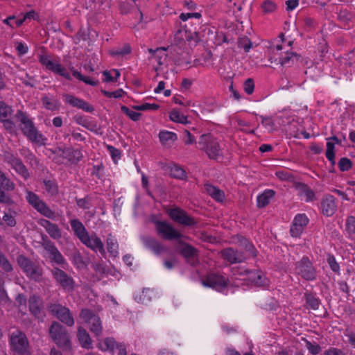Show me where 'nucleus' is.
Segmentation results:
<instances>
[{
	"mask_svg": "<svg viewBox=\"0 0 355 355\" xmlns=\"http://www.w3.org/2000/svg\"><path fill=\"white\" fill-rule=\"evenodd\" d=\"M116 344L117 343H116L115 340L113 338H106L104 340L103 343L101 347V349L103 351L110 350L113 352L114 349L116 347Z\"/></svg>",
	"mask_w": 355,
	"mask_h": 355,
	"instance_id": "nucleus-51",
	"label": "nucleus"
},
{
	"mask_svg": "<svg viewBox=\"0 0 355 355\" xmlns=\"http://www.w3.org/2000/svg\"><path fill=\"white\" fill-rule=\"evenodd\" d=\"M222 258L230 263H241L246 259V256L243 252L235 250L232 248H227L221 251Z\"/></svg>",
	"mask_w": 355,
	"mask_h": 355,
	"instance_id": "nucleus-21",
	"label": "nucleus"
},
{
	"mask_svg": "<svg viewBox=\"0 0 355 355\" xmlns=\"http://www.w3.org/2000/svg\"><path fill=\"white\" fill-rule=\"evenodd\" d=\"M329 139H331L334 141V143L328 141L327 143V150H326V157L327 159L331 162L332 166H334L336 161H335V144H340V140L336 137L333 136L329 138Z\"/></svg>",
	"mask_w": 355,
	"mask_h": 355,
	"instance_id": "nucleus-31",
	"label": "nucleus"
},
{
	"mask_svg": "<svg viewBox=\"0 0 355 355\" xmlns=\"http://www.w3.org/2000/svg\"><path fill=\"white\" fill-rule=\"evenodd\" d=\"M10 345L15 355H31L26 335L20 330L12 333L10 337Z\"/></svg>",
	"mask_w": 355,
	"mask_h": 355,
	"instance_id": "nucleus-4",
	"label": "nucleus"
},
{
	"mask_svg": "<svg viewBox=\"0 0 355 355\" xmlns=\"http://www.w3.org/2000/svg\"><path fill=\"white\" fill-rule=\"evenodd\" d=\"M39 224L46 230L52 239L55 240L61 239L62 230L57 224L53 223L46 219H40Z\"/></svg>",
	"mask_w": 355,
	"mask_h": 355,
	"instance_id": "nucleus-24",
	"label": "nucleus"
},
{
	"mask_svg": "<svg viewBox=\"0 0 355 355\" xmlns=\"http://www.w3.org/2000/svg\"><path fill=\"white\" fill-rule=\"evenodd\" d=\"M63 98L67 103L74 107L81 109L89 113H92L94 111V107L92 105L73 95L64 94Z\"/></svg>",
	"mask_w": 355,
	"mask_h": 355,
	"instance_id": "nucleus-20",
	"label": "nucleus"
},
{
	"mask_svg": "<svg viewBox=\"0 0 355 355\" xmlns=\"http://www.w3.org/2000/svg\"><path fill=\"white\" fill-rule=\"evenodd\" d=\"M159 139L161 144L165 146H171L178 139L175 132L161 130L159 133Z\"/></svg>",
	"mask_w": 355,
	"mask_h": 355,
	"instance_id": "nucleus-32",
	"label": "nucleus"
},
{
	"mask_svg": "<svg viewBox=\"0 0 355 355\" xmlns=\"http://www.w3.org/2000/svg\"><path fill=\"white\" fill-rule=\"evenodd\" d=\"M42 241L40 242L41 245L44 249L49 254H52L53 252L58 250L55 243L49 239V238L44 234H41Z\"/></svg>",
	"mask_w": 355,
	"mask_h": 355,
	"instance_id": "nucleus-39",
	"label": "nucleus"
},
{
	"mask_svg": "<svg viewBox=\"0 0 355 355\" xmlns=\"http://www.w3.org/2000/svg\"><path fill=\"white\" fill-rule=\"evenodd\" d=\"M51 273L56 282L64 289L73 290L74 280L66 272L58 267H54L51 270Z\"/></svg>",
	"mask_w": 355,
	"mask_h": 355,
	"instance_id": "nucleus-17",
	"label": "nucleus"
},
{
	"mask_svg": "<svg viewBox=\"0 0 355 355\" xmlns=\"http://www.w3.org/2000/svg\"><path fill=\"white\" fill-rule=\"evenodd\" d=\"M202 283L205 286L222 291L228 286L229 279L219 273L211 272L202 279Z\"/></svg>",
	"mask_w": 355,
	"mask_h": 355,
	"instance_id": "nucleus-16",
	"label": "nucleus"
},
{
	"mask_svg": "<svg viewBox=\"0 0 355 355\" xmlns=\"http://www.w3.org/2000/svg\"><path fill=\"white\" fill-rule=\"evenodd\" d=\"M54 153L59 154L62 157L67 159L71 164H76L80 162L83 158V154L78 149L72 148H58L53 152Z\"/></svg>",
	"mask_w": 355,
	"mask_h": 355,
	"instance_id": "nucleus-19",
	"label": "nucleus"
},
{
	"mask_svg": "<svg viewBox=\"0 0 355 355\" xmlns=\"http://www.w3.org/2000/svg\"><path fill=\"white\" fill-rule=\"evenodd\" d=\"M159 108V105L155 103H144L139 105H136L134 109L138 111H146V110H157Z\"/></svg>",
	"mask_w": 355,
	"mask_h": 355,
	"instance_id": "nucleus-58",
	"label": "nucleus"
},
{
	"mask_svg": "<svg viewBox=\"0 0 355 355\" xmlns=\"http://www.w3.org/2000/svg\"><path fill=\"white\" fill-rule=\"evenodd\" d=\"M166 50L167 48L165 47L157 48V52L153 58L157 60L159 65H162L166 61L167 55L165 51Z\"/></svg>",
	"mask_w": 355,
	"mask_h": 355,
	"instance_id": "nucleus-48",
	"label": "nucleus"
},
{
	"mask_svg": "<svg viewBox=\"0 0 355 355\" xmlns=\"http://www.w3.org/2000/svg\"><path fill=\"white\" fill-rule=\"evenodd\" d=\"M153 223L155 225L157 234L164 240L178 241L184 236L180 232L166 220H155Z\"/></svg>",
	"mask_w": 355,
	"mask_h": 355,
	"instance_id": "nucleus-8",
	"label": "nucleus"
},
{
	"mask_svg": "<svg viewBox=\"0 0 355 355\" xmlns=\"http://www.w3.org/2000/svg\"><path fill=\"white\" fill-rule=\"evenodd\" d=\"M275 192L272 189L265 190L257 197V207H265L269 203L270 200L275 196Z\"/></svg>",
	"mask_w": 355,
	"mask_h": 355,
	"instance_id": "nucleus-33",
	"label": "nucleus"
},
{
	"mask_svg": "<svg viewBox=\"0 0 355 355\" xmlns=\"http://www.w3.org/2000/svg\"><path fill=\"white\" fill-rule=\"evenodd\" d=\"M239 245L245 250L243 253L244 255L246 256V259L250 257H254L257 256V251L255 247L246 238L241 236V239H239Z\"/></svg>",
	"mask_w": 355,
	"mask_h": 355,
	"instance_id": "nucleus-30",
	"label": "nucleus"
},
{
	"mask_svg": "<svg viewBox=\"0 0 355 355\" xmlns=\"http://www.w3.org/2000/svg\"><path fill=\"white\" fill-rule=\"evenodd\" d=\"M44 188L46 191L51 196L58 193V186L55 180H44Z\"/></svg>",
	"mask_w": 355,
	"mask_h": 355,
	"instance_id": "nucleus-43",
	"label": "nucleus"
},
{
	"mask_svg": "<svg viewBox=\"0 0 355 355\" xmlns=\"http://www.w3.org/2000/svg\"><path fill=\"white\" fill-rule=\"evenodd\" d=\"M302 62V58L300 54L294 52L286 51L284 55L279 58V63L285 67H291L295 64Z\"/></svg>",
	"mask_w": 355,
	"mask_h": 355,
	"instance_id": "nucleus-26",
	"label": "nucleus"
},
{
	"mask_svg": "<svg viewBox=\"0 0 355 355\" xmlns=\"http://www.w3.org/2000/svg\"><path fill=\"white\" fill-rule=\"evenodd\" d=\"M352 162L347 157H342L338 162V166L340 171H347L352 168Z\"/></svg>",
	"mask_w": 355,
	"mask_h": 355,
	"instance_id": "nucleus-49",
	"label": "nucleus"
},
{
	"mask_svg": "<svg viewBox=\"0 0 355 355\" xmlns=\"http://www.w3.org/2000/svg\"><path fill=\"white\" fill-rule=\"evenodd\" d=\"M166 214L173 221L184 227H193L198 223L196 218L191 216L185 210L178 207L168 209Z\"/></svg>",
	"mask_w": 355,
	"mask_h": 355,
	"instance_id": "nucleus-11",
	"label": "nucleus"
},
{
	"mask_svg": "<svg viewBox=\"0 0 355 355\" xmlns=\"http://www.w3.org/2000/svg\"><path fill=\"white\" fill-rule=\"evenodd\" d=\"M294 270L295 275L306 281H314L317 278V269L307 256L295 262Z\"/></svg>",
	"mask_w": 355,
	"mask_h": 355,
	"instance_id": "nucleus-5",
	"label": "nucleus"
},
{
	"mask_svg": "<svg viewBox=\"0 0 355 355\" xmlns=\"http://www.w3.org/2000/svg\"><path fill=\"white\" fill-rule=\"evenodd\" d=\"M247 279L252 284L257 286H268V279L266 277L263 272L261 270H247Z\"/></svg>",
	"mask_w": 355,
	"mask_h": 355,
	"instance_id": "nucleus-23",
	"label": "nucleus"
},
{
	"mask_svg": "<svg viewBox=\"0 0 355 355\" xmlns=\"http://www.w3.org/2000/svg\"><path fill=\"white\" fill-rule=\"evenodd\" d=\"M4 161L24 180H27L31 177L27 167L16 155L11 152H6L4 154Z\"/></svg>",
	"mask_w": 355,
	"mask_h": 355,
	"instance_id": "nucleus-14",
	"label": "nucleus"
},
{
	"mask_svg": "<svg viewBox=\"0 0 355 355\" xmlns=\"http://www.w3.org/2000/svg\"><path fill=\"white\" fill-rule=\"evenodd\" d=\"M132 48L129 44H124L122 47L112 49L110 51V54L113 57H123L131 53Z\"/></svg>",
	"mask_w": 355,
	"mask_h": 355,
	"instance_id": "nucleus-41",
	"label": "nucleus"
},
{
	"mask_svg": "<svg viewBox=\"0 0 355 355\" xmlns=\"http://www.w3.org/2000/svg\"><path fill=\"white\" fill-rule=\"evenodd\" d=\"M39 62L46 70L64 77L68 80H71V76L68 72L67 69L60 63L59 59L57 60L53 58L51 55L43 54L40 55Z\"/></svg>",
	"mask_w": 355,
	"mask_h": 355,
	"instance_id": "nucleus-9",
	"label": "nucleus"
},
{
	"mask_svg": "<svg viewBox=\"0 0 355 355\" xmlns=\"http://www.w3.org/2000/svg\"><path fill=\"white\" fill-rule=\"evenodd\" d=\"M170 175L173 178L179 180H184L187 178L186 171L183 168L178 164H174L171 166Z\"/></svg>",
	"mask_w": 355,
	"mask_h": 355,
	"instance_id": "nucleus-40",
	"label": "nucleus"
},
{
	"mask_svg": "<svg viewBox=\"0 0 355 355\" xmlns=\"http://www.w3.org/2000/svg\"><path fill=\"white\" fill-rule=\"evenodd\" d=\"M0 122L3 123V127L10 133H12L15 131L16 125L10 118H4L0 120Z\"/></svg>",
	"mask_w": 355,
	"mask_h": 355,
	"instance_id": "nucleus-60",
	"label": "nucleus"
},
{
	"mask_svg": "<svg viewBox=\"0 0 355 355\" xmlns=\"http://www.w3.org/2000/svg\"><path fill=\"white\" fill-rule=\"evenodd\" d=\"M309 218L304 214H298L294 218L293 222L295 224L299 225L300 226L303 227L304 228L309 223Z\"/></svg>",
	"mask_w": 355,
	"mask_h": 355,
	"instance_id": "nucleus-56",
	"label": "nucleus"
},
{
	"mask_svg": "<svg viewBox=\"0 0 355 355\" xmlns=\"http://www.w3.org/2000/svg\"><path fill=\"white\" fill-rule=\"evenodd\" d=\"M39 17V15L37 12H35V10H32L29 12H26L25 14H23V16L21 18H19V19L15 20V26L19 27L21 26L24 22H27V21H30L31 19L36 20Z\"/></svg>",
	"mask_w": 355,
	"mask_h": 355,
	"instance_id": "nucleus-42",
	"label": "nucleus"
},
{
	"mask_svg": "<svg viewBox=\"0 0 355 355\" xmlns=\"http://www.w3.org/2000/svg\"><path fill=\"white\" fill-rule=\"evenodd\" d=\"M15 117L20 121L21 130L28 140L40 146L45 144L46 138L37 130L34 123L28 118L26 113L21 110H17Z\"/></svg>",
	"mask_w": 355,
	"mask_h": 355,
	"instance_id": "nucleus-2",
	"label": "nucleus"
},
{
	"mask_svg": "<svg viewBox=\"0 0 355 355\" xmlns=\"http://www.w3.org/2000/svg\"><path fill=\"white\" fill-rule=\"evenodd\" d=\"M26 200L33 208L41 200L39 196L32 191L27 192Z\"/></svg>",
	"mask_w": 355,
	"mask_h": 355,
	"instance_id": "nucleus-64",
	"label": "nucleus"
},
{
	"mask_svg": "<svg viewBox=\"0 0 355 355\" xmlns=\"http://www.w3.org/2000/svg\"><path fill=\"white\" fill-rule=\"evenodd\" d=\"M107 149L109 151L112 159L116 163L119 159H121V153L120 150L116 148L115 147L108 145L107 146Z\"/></svg>",
	"mask_w": 355,
	"mask_h": 355,
	"instance_id": "nucleus-63",
	"label": "nucleus"
},
{
	"mask_svg": "<svg viewBox=\"0 0 355 355\" xmlns=\"http://www.w3.org/2000/svg\"><path fill=\"white\" fill-rule=\"evenodd\" d=\"M17 260L19 266L29 279L35 282L41 280L43 270L38 263L32 261L24 255H19Z\"/></svg>",
	"mask_w": 355,
	"mask_h": 355,
	"instance_id": "nucleus-7",
	"label": "nucleus"
},
{
	"mask_svg": "<svg viewBox=\"0 0 355 355\" xmlns=\"http://www.w3.org/2000/svg\"><path fill=\"white\" fill-rule=\"evenodd\" d=\"M352 17V13L347 9H340L338 13V20L345 24H347L349 21H350Z\"/></svg>",
	"mask_w": 355,
	"mask_h": 355,
	"instance_id": "nucleus-53",
	"label": "nucleus"
},
{
	"mask_svg": "<svg viewBox=\"0 0 355 355\" xmlns=\"http://www.w3.org/2000/svg\"><path fill=\"white\" fill-rule=\"evenodd\" d=\"M15 189V184L0 169V203L11 205L14 203L10 193Z\"/></svg>",
	"mask_w": 355,
	"mask_h": 355,
	"instance_id": "nucleus-13",
	"label": "nucleus"
},
{
	"mask_svg": "<svg viewBox=\"0 0 355 355\" xmlns=\"http://www.w3.org/2000/svg\"><path fill=\"white\" fill-rule=\"evenodd\" d=\"M0 267L2 269L8 272L12 270V266L7 257L0 251Z\"/></svg>",
	"mask_w": 355,
	"mask_h": 355,
	"instance_id": "nucleus-54",
	"label": "nucleus"
},
{
	"mask_svg": "<svg viewBox=\"0 0 355 355\" xmlns=\"http://www.w3.org/2000/svg\"><path fill=\"white\" fill-rule=\"evenodd\" d=\"M205 189L207 193L216 201L223 202L224 200L225 193L220 189L211 184H206Z\"/></svg>",
	"mask_w": 355,
	"mask_h": 355,
	"instance_id": "nucleus-34",
	"label": "nucleus"
},
{
	"mask_svg": "<svg viewBox=\"0 0 355 355\" xmlns=\"http://www.w3.org/2000/svg\"><path fill=\"white\" fill-rule=\"evenodd\" d=\"M70 225L74 234L85 246L94 252L98 251L102 255H105V251L103 243L95 233L93 232L89 234L82 222L78 219L71 220Z\"/></svg>",
	"mask_w": 355,
	"mask_h": 355,
	"instance_id": "nucleus-1",
	"label": "nucleus"
},
{
	"mask_svg": "<svg viewBox=\"0 0 355 355\" xmlns=\"http://www.w3.org/2000/svg\"><path fill=\"white\" fill-rule=\"evenodd\" d=\"M106 243L108 252L112 257H116L118 254L119 245L116 239L112 234L107 235Z\"/></svg>",
	"mask_w": 355,
	"mask_h": 355,
	"instance_id": "nucleus-38",
	"label": "nucleus"
},
{
	"mask_svg": "<svg viewBox=\"0 0 355 355\" xmlns=\"http://www.w3.org/2000/svg\"><path fill=\"white\" fill-rule=\"evenodd\" d=\"M237 45L239 48L243 49L245 52H248L252 46V43L247 36H242L239 37Z\"/></svg>",
	"mask_w": 355,
	"mask_h": 355,
	"instance_id": "nucleus-47",
	"label": "nucleus"
},
{
	"mask_svg": "<svg viewBox=\"0 0 355 355\" xmlns=\"http://www.w3.org/2000/svg\"><path fill=\"white\" fill-rule=\"evenodd\" d=\"M327 261L332 270L336 274H340V266L336 261L335 257L331 254H327Z\"/></svg>",
	"mask_w": 355,
	"mask_h": 355,
	"instance_id": "nucleus-52",
	"label": "nucleus"
},
{
	"mask_svg": "<svg viewBox=\"0 0 355 355\" xmlns=\"http://www.w3.org/2000/svg\"><path fill=\"white\" fill-rule=\"evenodd\" d=\"M178 243L180 245V254L186 259L187 263L191 266H196L198 263L199 250L181 239Z\"/></svg>",
	"mask_w": 355,
	"mask_h": 355,
	"instance_id": "nucleus-15",
	"label": "nucleus"
},
{
	"mask_svg": "<svg viewBox=\"0 0 355 355\" xmlns=\"http://www.w3.org/2000/svg\"><path fill=\"white\" fill-rule=\"evenodd\" d=\"M34 209L48 218L53 219L55 216V212L42 200L35 206Z\"/></svg>",
	"mask_w": 355,
	"mask_h": 355,
	"instance_id": "nucleus-35",
	"label": "nucleus"
},
{
	"mask_svg": "<svg viewBox=\"0 0 355 355\" xmlns=\"http://www.w3.org/2000/svg\"><path fill=\"white\" fill-rule=\"evenodd\" d=\"M73 120L78 125L83 126L86 129L96 132L98 130L97 124L92 121H89L88 118L82 114H76L73 116Z\"/></svg>",
	"mask_w": 355,
	"mask_h": 355,
	"instance_id": "nucleus-29",
	"label": "nucleus"
},
{
	"mask_svg": "<svg viewBox=\"0 0 355 355\" xmlns=\"http://www.w3.org/2000/svg\"><path fill=\"white\" fill-rule=\"evenodd\" d=\"M80 318L88 325L89 331L98 339L103 335V324L99 315L89 309H83Z\"/></svg>",
	"mask_w": 355,
	"mask_h": 355,
	"instance_id": "nucleus-6",
	"label": "nucleus"
},
{
	"mask_svg": "<svg viewBox=\"0 0 355 355\" xmlns=\"http://www.w3.org/2000/svg\"><path fill=\"white\" fill-rule=\"evenodd\" d=\"M12 113L13 110L12 107L4 101H0V120L4 118H10Z\"/></svg>",
	"mask_w": 355,
	"mask_h": 355,
	"instance_id": "nucleus-46",
	"label": "nucleus"
},
{
	"mask_svg": "<svg viewBox=\"0 0 355 355\" xmlns=\"http://www.w3.org/2000/svg\"><path fill=\"white\" fill-rule=\"evenodd\" d=\"M300 194L305 196L306 202H312L315 199V192L306 184L299 183L297 186Z\"/></svg>",
	"mask_w": 355,
	"mask_h": 355,
	"instance_id": "nucleus-36",
	"label": "nucleus"
},
{
	"mask_svg": "<svg viewBox=\"0 0 355 355\" xmlns=\"http://www.w3.org/2000/svg\"><path fill=\"white\" fill-rule=\"evenodd\" d=\"M77 338L80 345L87 349L92 348V342L89 334L83 327H78L77 329Z\"/></svg>",
	"mask_w": 355,
	"mask_h": 355,
	"instance_id": "nucleus-28",
	"label": "nucleus"
},
{
	"mask_svg": "<svg viewBox=\"0 0 355 355\" xmlns=\"http://www.w3.org/2000/svg\"><path fill=\"white\" fill-rule=\"evenodd\" d=\"M169 118L171 121L180 123H187V117L183 114H181L179 110L176 109L172 110L169 113Z\"/></svg>",
	"mask_w": 355,
	"mask_h": 355,
	"instance_id": "nucleus-44",
	"label": "nucleus"
},
{
	"mask_svg": "<svg viewBox=\"0 0 355 355\" xmlns=\"http://www.w3.org/2000/svg\"><path fill=\"white\" fill-rule=\"evenodd\" d=\"M28 308L31 313L38 320H43L45 313L42 309V300L36 295H32L28 300Z\"/></svg>",
	"mask_w": 355,
	"mask_h": 355,
	"instance_id": "nucleus-18",
	"label": "nucleus"
},
{
	"mask_svg": "<svg viewBox=\"0 0 355 355\" xmlns=\"http://www.w3.org/2000/svg\"><path fill=\"white\" fill-rule=\"evenodd\" d=\"M76 202L78 207L83 209H89L92 206L91 198L88 196H86L83 198H76Z\"/></svg>",
	"mask_w": 355,
	"mask_h": 355,
	"instance_id": "nucleus-50",
	"label": "nucleus"
},
{
	"mask_svg": "<svg viewBox=\"0 0 355 355\" xmlns=\"http://www.w3.org/2000/svg\"><path fill=\"white\" fill-rule=\"evenodd\" d=\"M41 101L44 108L51 111L58 110L60 108V103L57 99L44 96L41 98Z\"/></svg>",
	"mask_w": 355,
	"mask_h": 355,
	"instance_id": "nucleus-37",
	"label": "nucleus"
},
{
	"mask_svg": "<svg viewBox=\"0 0 355 355\" xmlns=\"http://www.w3.org/2000/svg\"><path fill=\"white\" fill-rule=\"evenodd\" d=\"M346 230L350 236L355 235V217L349 216L347 218Z\"/></svg>",
	"mask_w": 355,
	"mask_h": 355,
	"instance_id": "nucleus-59",
	"label": "nucleus"
},
{
	"mask_svg": "<svg viewBox=\"0 0 355 355\" xmlns=\"http://www.w3.org/2000/svg\"><path fill=\"white\" fill-rule=\"evenodd\" d=\"M131 2L127 1L120 4V10L123 14H128L136 6V0H130Z\"/></svg>",
	"mask_w": 355,
	"mask_h": 355,
	"instance_id": "nucleus-57",
	"label": "nucleus"
},
{
	"mask_svg": "<svg viewBox=\"0 0 355 355\" xmlns=\"http://www.w3.org/2000/svg\"><path fill=\"white\" fill-rule=\"evenodd\" d=\"M200 148L205 150L209 159H216L221 155L218 141L211 134L202 135L198 141Z\"/></svg>",
	"mask_w": 355,
	"mask_h": 355,
	"instance_id": "nucleus-10",
	"label": "nucleus"
},
{
	"mask_svg": "<svg viewBox=\"0 0 355 355\" xmlns=\"http://www.w3.org/2000/svg\"><path fill=\"white\" fill-rule=\"evenodd\" d=\"M121 111L123 112V113L128 116L130 119H131L134 121H138L141 115L139 112L130 110L128 107L125 105L121 106Z\"/></svg>",
	"mask_w": 355,
	"mask_h": 355,
	"instance_id": "nucleus-55",
	"label": "nucleus"
},
{
	"mask_svg": "<svg viewBox=\"0 0 355 355\" xmlns=\"http://www.w3.org/2000/svg\"><path fill=\"white\" fill-rule=\"evenodd\" d=\"M101 93L107 98H119L123 96L125 92L122 89H119L114 92L101 90Z\"/></svg>",
	"mask_w": 355,
	"mask_h": 355,
	"instance_id": "nucleus-61",
	"label": "nucleus"
},
{
	"mask_svg": "<svg viewBox=\"0 0 355 355\" xmlns=\"http://www.w3.org/2000/svg\"><path fill=\"white\" fill-rule=\"evenodd\" d=\"M141 240L144 245L156 255H159L166 251L165 247L155 237L143 236L141 237Z\"/></svg>",
	"mask_w": 355,
	"mask_h": 355,
	"instance_id": "nucleus-22",
	"label": "nucleus"
},
{
	"mask_svg": "<svg viewBox=\"0 0 355 355\" xmlns=\"http://www.w3.org/2000/svg\"><path fill=\"white\" fill-rule=\"evenodd\" d=\"M261 8L264 12L270 13L276 10V4L271 0H266L263 2Z\"/></svg>",
	"mask_w": 355,
	"mask_h": 355,
	"instance_id": "nucleus-62",
	"label": "nucleus"
},
{
	"mask_svg": "<svg viewBox=\"0 0 355 355\" xmlns=\"http://www.w3.org/2000/svg\"><path fill=\"white\" fill-rule=\"evenodd\" d=\"M49 334L50 338L58 347L64 350L71 349V342L69 332L60 322H52L49 329Z\"/></svg>",
	"mask_w": 355,
	"mask_h": 355,
	"instance_id": "nucleus-3",
	"label": "nucleus"
},
{
	"mask_svg": "<svg viewBox=\"0 0 355 355\" xmlns=\"http://www.w3.org/2000/svg\"><path fill=\"white\" fill-rule=\"evenodd\" d=\"M19 153L31 167L35 169L39 168L40 165V159L33 153V152L29 148L24 147L19 149Z\"/></svg>",
	"mask_w": 355,
	"mask_h": 355,
	"instance_id": "nucleus-27",
	"label": "nucleus"
},
{
	"mask_svg": "<svg viewBox=\"0 0 355 355\" xmlns=\"http://www.w3.org/2000/svg\"><path fill=\"white\" fill-rule=\"evenodd\" d=\"M47 309L51 315L67 326H73L74 319L69 308L60 304L51 303L48 304Z\"/></svg>",
	"mask_w": 355,
	"mask_h": 355,
	"instance_id": "nucleus-12",
	"label": "nucleus"
},
{
	"mask_svg": "<svg viewBox=\"0 0 355 355\" xmlns=\"http://www.w3.org/2000/svg\"><path fill=\"white\" fill-rule=\"evenodd\" d=\"M322 212L327 216H331L336 211L335 198L331 195L326 196L322 200Z\"/></svg>",
	"mask_w": 355,
	"mask_h": 355,
	"instance_id": "nucleus-25",
	"label": "nucleus"
},
{
	"mask_svg": "<svg viewBox=\"0 0 355 355\" xmlns=\"http://www.w3.org/2000/svg\"><path fill=\"white\" fill-rule=\"evenodd\" d=\"M304 297L306 300V303L311 309L316 310L319 308L320 300L318 298L315 297L313 293H306L304 294Z\"/></svg>",
	"mask_w": 355,
	"mask_h": 355,
	"instance_id": "nucleus-45",
	"label": "nucleus"
}]
</instances>
